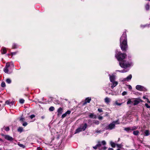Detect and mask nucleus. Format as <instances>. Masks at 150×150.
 <instances>
[{
	"instance_id": "nucleus-1",
	"label": "nucleus",
	"mask_w": 150,
	"mask_h": 150,
	"mask_svg": "<svg viewBox=\"0 0 150 150\" xmlns=\"http://www.w3.org/2000/svg\"><path fill=\"white\" fill-rule=\"evenodd\" d=\"M120 46L122 51H126L127 48L126 34L125 32L120 38Z\"/></svg>"
},
{
	"instance_id": "nucleus-2",
	"label": "nucleus",
	"mask_w": 150,
	"mask_h": 150,
	"mask_svg": "<svg viewBox=\"0 0 150 150\" xmlns=\"http://www.w3.org/2000/svg\"><path fill=\"white\" fill-rule=\"evenodd\" d=\"M115 56L118 60L120 62L124 60L126 57L127 55L125 54L122 53L121 52H119L117 54H116Z\"/></svg>"
},
{
	"instance_id": "nucleus-3",
	"label": "nucleus",
	"mask_w": 150,
	"mask_h": 150,
	"mask_svg": "<svg viewBox=\"0 0 150 150\" xmlns=\"http://www.w3.org/2000/svg\"><path fill=\"white\" fill-rule=\"evenodd\" d=\"M106 144V142L104 141H102L101 142H98L97 144V146H98V149L100 150H105L107 148L105 146Z\"/></svg>"
},
{
	"instance_id": "nucleus-4",
	"label": "nucleus",
	"mask_w": 150,
	"mask_h": 150,
	"mask_svg": "<svg viewBox=\"0 0 150 150\" xmlns=\"http://www.w3.org/2000/svg\"><path fill=\"white\" fill-rule=\"evenodd\" d=\"M119 64L121 67L124 68L128 67L130 66V64L124 60L119 62Z\"/></svg>"
},
{
	"instance_id": "nucleus-5",
	"label": "nucleus",
	"mask_w": 150,
	"mask_h": 150,
	"mask_svg": "<svg viewBox=\"0 0 150 150\" xmlns=\"http://www.w3.org/2000/svg\"><path fill=\"white\" fill-rule=\"evenodd\" d=\"M136 88L139 91H146V89L144 88L143 86L139 85H137L136 86Z\"/></svg>"
},
{
	"instance_id": "nucleus-6",
	"label": "nucleus",
	"mask_w": 150,
	"mask_h": 150,
	"mask_svg": "<svg viewBox=\"0 0 150 150\" xmlns=\"http://www.w3.org/2000/svg\"><path fill=\"white\" fill-rule=\"evenodd\" d=\"M117 121L113 122L112 123L109 124L108 126L107 129H111L114 128L115 127V124H117Z\"/></svg>"
},
{
	"instance_id": "nucleus-7",
	"label": "nucleus",
	"mask_w": 150,
	"mask_h": 150,
	"mask_svg": "<svg viewBox=\"0 0 150 150\" xmlns=\"http://www.w3.org/2000/svg\"><path fill=\"white\" fill-rule=\"evenodd\" d=\"M2 135L4 136V137L5 139L7 140H8L12 141L13 140V138L12 137H10L9 135H4V134H2Z\"/></svg>"
},
{
	"instance_id": "nucleus-8",
	"label": "nucleus",
	"mask_w": 150,
	"mask_h": 150,
	"mask_svg": "<svg viewBox=\"0 0 150 150\" xmlns=\"http://www.w3.org/2000/svg\"><path fill=\"white\" fill-rule=\"evenodd\" d=\"M137 128V127L135 126H134L132 127H126L124 129L125 130L127 131H129V130H133L136 129Z\"/></svg>"
},
{
	"instance_id": "nucleus-9",
	"label": "nucleus",
	"mask_w": 150,
	"mask_h": 150,
	"mask_svg": "<svg viewBox=\"0 0 150 150\" xmlns=\"http://www.w3.org/2000/svg\"><path fill=\"white\" fill-rule=\"evenodd\" d=\"M91 100V99L90 98L88 97L86 98L85 102L83 103V105H85L87 103H89Z\"/></svg>"
},
{
	"instance_id": "nucleus-10",
	"label": "nucleus",
	"mask_w": 150,
	"mask_h": 150,
	"mask_svg": "<svg viewBox=\"0 0 150 150\" xmlns=\"http://www.w3.org/2000/svg\"><path fill=\"white\" fill-rule=\"evenodd\" d=\"M132 78V75L131 74L129 75L128 76H127L126 78H125L123 79V81H128L131 79Z\"/></svg>"
},
{
	"instance_id": "nucleus-11",
	"label": "nucleus",
	"mask_w": 150,
	"mask_h": 150,
	"mask_svg": "<svg viewBox=\"0 0 150 150\" xmlns=\"http://www.w3.org/2000/svg\"><path fill=\"white\" fill-rule=\"evenodd\" d=\"M87 125L86 123H85L83 125L80 126L81 127V129L83 131H84L87 128Z\"/></svg>"
},
{
	"instance_id": "nucleus-12",
	"label": "nucleus",
	"mask_w": 150,
	"mask_h": 150,
	"mask_svg": "<svg viewBox=\"0 0 150 150\" xmlns=\"http://www.w3.org/2000/svg\"><path fill=\"white\" fill-rule=\"evenodd\" d=\"M58 115H59L62 114L63 112V109L61 108H59L57 110Z\"/></svg>"
},
{
	"instance_id": "nucleus-13",
	"label": "nucleus",
	"mask_w": 150,
	"mask_h": 150,
	"mask_svg": "<svg viewBox=\"0 0 150 150\" xmlns=\"http://www.w3.org/2000/svg\"><path fill=\"white\" fill-rule=\"evenodd\" d=\"M110 76V81L111 82L114 81V80L115 79V76H110V75H109Z\"/></svg>"
},
{
	"instance_id": "nucleus-14",
	"label": "nucleus",
	"mask_w": 150,
	"mask_h": 150,
	"mask_svg": "<svg viewBox=\"0 0 150 150\" xmlns=\"http://www.w3.org/2000/svg\"><path fill=\"white\" fill-rule=\"evenodd\" d=\"M11 66H13V63L12 62L7 63L5 67L8 68L9 67H10Z\"/></svg>"
},
{
	"instance_id": "nucleus-15",
	"label": "nucleus",
	"mask_w": 150,
	"mask_h": 150,
	"mask_svg": "<svg viewBox=\"0 0 150 150\" xmlns=\"http://www.w3.org/2000/svg\"><path fill=\"white\" fill-rule=\"evenodd\" d=\"M112 85L111 86V87L113 88L114 87L116 86L118 84V82L117 81H113L112 82Z\"/></svg>"
},
{
	"instance_id": "nucleus-16",
	"label": "nucleus",
	"mask_w": 150,
	"mask_h": 150,
	"mask_svg": "<svg viewBox=\"0 0 150 150\" xmlns=\"http://www.w3.org/2000/svg\"><path fill=\"white\" fill-rule=\"evenodd\" d=\"M133 104L134 105H136L138 104L140 102V101L139 100H133Z\"/></svg>"
},
{
	"instance_id": "nucleus-17",
	"label": "nucleus",
	"mask_w": 150,
	"mask_h": 150,
	"mask_svg": "<svg viewBox=\"0 0 150 150\" xmlns=\"http://www.w3.org/2000/svg\"><path fill=\"white\" fill-rule=\"evenodd\" d=\"M82 131L83 130L81 129V127H80L76 130L75 133H78Z\"/></svg>"
},
{
	"instance_id": "nucleus-18",
	"label": "nucleus",
	"mask_w": 150,
	"mask_h": 150,
	"mask_svg": "<svg viewBox=\"0 0 150 150\" xmlns=\"http://www.w3.org/2000/svg\"><path fill=\"white\" fill-rule=\"evenodd\" d=\"M110 144L112 147L114 148L116 146V144H115L114 142L112 141H110Z\"/></svg>"
},
{
	"instance_id": "nucleus-19",
	"label": "nucleus",
	"mask_w": 150,
	"mask_h": 150,
	"mask_svg": "<svg viewBox=\"0 0 150 150\" xmlns=\"http://www.w3.org/2000/svg\"><path fill=\"white\" fill-rule=\"evenodd\" d=\"M105 101L106 103H108L110 102V99L108 97H106L105 98Z\"/></svg>"
},
{
	"instance_id": "nucleus-20",
	"label": "nucleus",
	"mask_w": 150,
	"mask_h": 150,
	"mask_svg": "<svg viewBox=\"0 0 150 150\" xmlns=\"http://www.w3.org/2000/svg\"><path fill=\"white\" fill-rule=\"evenodd\" d=\"M89 117L91 118H96V116L93 113H91L89 115Z\"/></svg>"
},
{
	"instance_id": "nucleus-21",
	"label": "nucleus",
	"mask_w": 150,
	"mask_h": 150,
	"mask_svg": "<svg viewBox=\"0 0 150 150\" xmlns=\"http://www.w3.org/2000/svg\"><path fill=\"white\" fill-rule=\"evenodd\" d=\"M6 52V49L5 48H4L1 51V53L2 54H5Z\"/></svg>"
},
{
	"instance_id": "nucleus-22",
	"label": "nucleus",
	"mask_w": 150,
	"mask_h": 150,
	"mask_svg": "<svg viewBox=\"0 0 150 150\" xmlns=\"http://www.w3.org/2000/svg\"><path fill=\"white\" fill-rule=\"evenodd\" d=\"M144 134H145V136H147L149 135V131L148 130H146L144 132Z\"/></svg>"
},
{
	"instance_id": "nucleus-23",
	"label": "nucleus",
	"mask_w": 150,
	"mask_h": 150,
	"mask_svg": "<svg viewBox=\"0 0 150 150\" xmlns=\"http://www.w3.org/2000/svg\"><path fill=\"white\" fill-rule=\"evenodd\" d=\"M133 100H132V99H129L128 100V101L127 102V104H130L131 103H133Z\"/></svg>"
},
{
	"instance_id": "nucleus-24",
	"label": "nucleus",
	"mask_w": 150,
	"mask_h": 150,
	"mask_svg": "<svg viewBox=\"0 0 150 150\" xmlns=\"http://www.w3.org/2000/svg\"><path fill=\"white\" fill-rule=\"evenodd\" d=\"M117 146L119 148H121L123 146V145L122 144H116Z\"/></svg>"
},
{
	"instance_id": "nucleus-25",
	"label": "nucleus",
	"mask_w": 150,
	"mask_h": 150,
	"mask_svg": "<svg viewBox=\"0 0 150 150\" xmlns=\"http://www.w3.org/2000/svg\"><path fill=\"white\" fill-rule=\"evenodd\" d=\"M4 72L6 73H8V68L5 67L4 69Z\"/></svg>"
},
{
	"instance_id": "nucleus-26",
	"label": "nucleus",
	"mask_w": 150,
	"mask_h": 150,
	"mask_svg": "<svg viewBox=\"0 0 150 150\" xmlns=\"http://www.w3.org/2000/svg\"><path fill=\"white\" fill-rule=\"evenodd\" d=\"M18 130L19 132H21L23 131V128L22 127H20L18 128Z\"/></svg>"
},
{
	"instance_id": "nucleus-27",
	"label": "nucleus",
	"mask_w": 150,
	"mask_h": 150,
	"mask_svg": "<svg viewBox=\"0 0 150 150\" xmlns=\"http://www.w3.org/2000/svg\"><path fill=\"white\" fill-rule=\"evenodd\" d=\"M133 134L135 135H137L139 133V132L138 131H134L133 132Z\"/></svg>"
},
{
	"instance_id": "nucleus-28",
	"label": "nucleus",
	"mask_w": 150,
	"mask_h": 150,
	"mask_svg": "<svg viewBox=\"0 0 150 150\" xmlns=\"http://www.w3.org/2000/svg\"><path fill=\"white\" fill-rule=\"evenodd\" d=\"M150 6L149 4H147L145 6V8L146 10H149V9Z\"/></svg>"
},
{
	"instance_id": "nucleus-29",
	"label": "nucleus",
	"mask_w": 150,
	"mask_h": 150,
	"mask_svg": "<svg viewBox=\"0 0 150 150\" xmlns=\"http://www.w3.org/2000/svg\"><path fill=\"white\" fill-rule=\"evenodd\" d=\"M54 108L53 106L50 107L49 109V110L50 111H54Z\"/></svg>"
},
{
	"instance_id": "nucleus-30",
	"label": "nucleus",
	"mask_w": 150,
	"mask_h": 150,
	"mask_svg": "<svg viewBox=\"0 0 150 150\" xmlns=\"http://www.w3.org/2000/svg\"><path fill=\"white\" fill-rule=\"evenodd\" d=\"M122 103H118V101L117 100L115 102V105H118L120 106V105H121L122 104Z\"/></svg>"
},
{
	"instance_id": "nucleus-31",
	"label": "nucleus",
	"mask_w": 150,
	"mask_h": 150,
	"mask_svg": "<svg viewBox=\"0 0 150 150\" xmlns=\"http://www.w3.org/2000/svg\"><path fill=\"white\" fill-rule=\"evenodd\" d=\"M6 82L8 83H10L11 82V81L10 79H7L6 80Z\"/></svg>"
},
{
	"instance_id": "nucleus-32",
	"label": "nucleus",
	"mask_w": 150,
	"mask_h": 150,
	"mask_svg": "<svg viewBox=\"0 0 150 150\" xmlns=\"http://www.w3.org/2000/svg\"><path fill=\"white\" fill-rule=\"evenodd\" d=\"M18 145L20 147H22L23 148H25V146H24L23 145V144H19V143H18Z\"/></svg>"
},
{
	"instance_id": "nucleus-33",
	"label": "nucleus",
	"mask_w": 150,
	"mask_h": 150,
	"mask_svg": "<svg viewBox=\"0 0 150 150\" xmlns=\"http://www.w3.org/2000/svg\"><path fill=\"white\" fill-rule=\"evenodd\" d=\"M20 103H24V100L23 99H21L20 100Z\"/></svg>"
},
{
	"instance_id": "nucleus-34",
	"label": "nucleus",
	"mask_w": 150,
	"mask_h": 150,
	"mask_svg": "<svg viewBox=\"0 0 150 150\" xmlns=\"http://www.w3.org/2000/svg\"><path fill=\"white\" fill-rule=\"evenodd\" d=\"M6 86L5 83L4 82H3L1 84V86L2 87H4Z\"/></svg>"
},
{
	"instance_id": "nucleus-35",
	"label": "nucleus",
	"mask_w": 150,
	"mask_h": 150,
	"mask_svg": "<svg viewBox=\"0 0 150 150\" xmlns=\"http://www.w3.org/2000/svg\"><path fill=\"white\" fill-rule=\"evenodd\" d=\"M6 131H8L9 130V128L8 127H4V129Z\"/></svg>"
},
{
	"instance_id": "nucleus-36",
	"label": "nucleus",
	"mask_w": 150,
	"mask_h": 150,
	"mask_svg": "<svg viewBox=\"0 0 150 150\" xmlns=\"http://www.w3.org/2000/svg\"><path fill=\"white\" fill-rule=\"evenodd\" d=\"M16 47H17L16 45L15 44H13V46H12V48H13V49H15V48H16Z\"/></svg>"
},
{
	"instance_id": "nucleus-37",
	"label": "nucleus",
	"mask_w": 150,
	"mask_h": 150,
	"mask_svg": "<svg viewBox=\"0 0 150 150\" xmlns=\"http://www.w3.org/2000/svg\"><path fill=\"white\" fill-rule=\"evenodd\" d=\"M67 115V114H66V113H64V114H63L62 116V118H64Z\"/></svg>"
},
{
	"instance_id": "nucleus-38",
	"label": "nucleus",
	"mask_w": 150,
	"mask_h": 150,
	"mask_svg": "<svg viewBox=\"0 0 150 150\" xmlns=\"http://www.w3.org/2000/svg\"><path fill=\"white\" fill-rule=\"evenodd\" d=\"M28 123L26 122H25L23 123L22 125L23 126L25 127L27 125Z\"/></svg>"
},
{
	"instance_id": "nucleus-39",
	"label": "nucleus",
	"mask_w": 150,
	"mask_h": 150,
	"mask_svg": "<svg viewBox=\"0 0 150 150\" xmlns=\"http://www.w3.org/2000/svg\"><path fill=\"white\" fill-rule=\"evenodd\" d=\"M118 71H119L121 73H124V72H125L127 71L125 70H121V71L118 70Z\"/></svg>"
},
{
	"instance_id": "nucleus-40",
	"label": "nucleus",
	"mask_w": 150,
	"mask_h": 150,
	"mask_svg": "<svg viewBox=\"0 0 150 150\" xmlns=\"http://www.w3.org/2000/svg\"><path fill=\"white\" fill-rule=\"evenodd\" d=\"M71 112L70 110H68L65 113H66V114L67 115V114L69 115L70 114Z\"/></svg>"
},
{
	"instance_id": "nucleus-41",
	"label": "nucleus",
	"mask_w": 150,
	"mask_h": 150,
	"mask_svg": "<svg viewBox=\"0 0 150 150\" xmlns=\"http://www.w3.org/2000/svg\"><path fill=\"white\" fill-rule=\"evenodd\" d=\"M127 94V92L126 91H124L122 93V96H124L126 95Z\"/></svg>"
},
{
	"instance_id": "nucleus-42",
	"label": "nucleus",
	"mask_w": 150,
	"mask_h": 150,
	"mask_svg": "<svg viewBox=\"0 0 150 150\" xmlns=\"http://www.w3.org/2000/svg\"><path fill=\"white\" fill-rule=\"evenodd\" d=\"M35 115H32L30 116V117L31 119H33L35 117Z\"/></svg>"
},
{
	"instance_id": "nucleus-43",
	"label": "nucleus",
	"mask_w": 150,
	"mask_h": 150,
	"mask_svg": "<svg viewBox=\"0 0 150 150\" xmlns=\"http://www.w3.org/2000/svg\"><path fill=\"white\" fill-rule=\"evenodd\" d=\"M6 103L7 105H10V102L8 100H7L6 101Z\"/></svg>"
},
{
	"instance_id": "nucleus-44",
	"label": "nucleus",
	"mask_w": 150,
	"mask_h": 150,
	"mask_svg": "<svg viewBox=\"0 0 150 150\" xmlns=\"http://www.w3.org/2000/svg\"><path fill=\"white\" fill-rule=\"evenodd\" d=\"M102 132V131L101 130H96V133H101Z\"/></svg>"
},
{
	"instance_id": "nucleus-45",
	"label": "nucleus",
	"mask_w": 150,
	"mask_h": 150,
	"mask_svg": "<svg viewBox=\"0 0 150 150\" xmlns=\"http://www.w3.org/2000/svg\"><path fill=\"white\" fill-rule=\"evenodd\" d=\"M145 106L147 108H149L150 106H149L148 104L147 103L145 104Z\"/></svg>"
},
{
	"instance_id": "nucleus-46",
	"label": "nucleus",
	"mask_w": 150,
	"mask_h": 150,
	"mask_svg": "<svg viewBox=\"0 0 150 150\" xmlns=\"http://www.w3.org/2000/svg\"><path fill=\"white\" fill-rule=\"evenodd\" d=\"M94 123L96 125H98L99 124V122L98 121H95Z\"/></svg>"
},
{
	"instance_id": "nucleus-47",
	"label": "nucleus",
	"mask_w": 150,
	"mask_h": 150,
	"mask_svg": "<svg viewBox=\"0 0 150 150\" xmlns=\"http://www.w3.org/2000/svg\"><path fill=\"white\" fill-rule=\"evenodd\" d=\"M25 119L23 118H21L20 119V120L22 122H23Z\"/></svg>"
},
{
	"instance_id": "nucleus-48",
	"label": "nucleus",
	"mask_w": 150,
	"mask_h": 150,
	"mask_svg": "<svg viewBox=\"0 0 150 150\" xmlns=\"http://www.w3.org/2000/svg\"><path fill=\"white\" fill-rule=\"evenodd\" d=\"M98 147V146H97V144L96 145V146L93 147V148L95 149H96Z\"/></svg>"
},
{
	"instance_id": "nucleus-49",
	"label": "nucleus",
	"mask_w": 150,
	"mask_h": 150,
	"mask_svg": "<svg viewBox=\"0 0 150 150\" xmlns=\"http://www.w3.org/2000/svg\"><path fill=\"white\" fill-rule=\"evenodd\" d=\"M98 111L100 112H103V110H102V109H100V108H98Z\"/></svg>"
},
{
	"instance_id": "nucleus-50",
	"label": "nucleus",
	"mask_w": 150,
	"mask_h": 150,
	"mask_svg": "<svg viewBox=\"0 0 150 150\" xmlns=\"http://www.w3.org/2000/svg\"><path fill=\"white\" fill-rule=\"evenodd\" d=\"M14 102L13 101L10 102V105H13L14 104Z\"/></svg>"
},
{
	"instance_id": "nucleus-51",
	"label": "nucleus",
	"mask_w": 150,
	"mask_h": 150,
	"mask_svg": "<svg viewBox=\"0 0 150 150\" xmlns=\"http://www.w3.org/2000/svg\"><path fill=\"white\" fill-rule=\"evenodd\" d=\"M98 118L99 120H102L103 119V117L101 116H99L98 117Z\"/></svg>"
},
{
	"instance_id": "nucleus-52",
	"label": "nucleus",
	"mask_w": 150,
	"mask_h": 150,
	"mask_svg": "<svg viewBox=\"0 0 150 150\" xmlns=\"http://www.w3.org/2000/svg\"><path fill=\"white\" fill-rule=\"evenodd\" d=\"M37 150H42V149L40 147H38L37 148Z\"/></svg>"
},
{
	"instance_id": "nucleus-53",
	"label": "nucleus",
	"mask_w": 150,
	"mask_h": 150,
	"mask_svg": "<svg viewBox=\"0 0 150 150\" xmlns=\"http://www.w3.org/2000/svg\"><path fill=\"white\" fill-rule=\"evenodd\" d=\"M128 88L130 90H131L132 89V87L130 85H129Z\"/></svg>"
},
{
	"instance_id": "nucleus-54",
	"label": "nucleus",
	"mask_w": 150,
	"mask_h": 150,
	"mask_svg": "<svg viewBox=\"0 0 150 150\" xmlns=\"http://www.w3.org/2000/svg\"><path fill=\"white\" fill-rule=\"evenodd\" d=\"M108 150H114L112 148H109L108 149Z\"/></svg>"
},
{
	"instance_id": "nucleus-55",
	"label": "nucleus",
	"mask_w": 150,
	"mask_h": 150,
	"mask_svg": "<svg viewBox=\"0 0 150 150\" xmlns=\"http://www.w3.org/2000/svg\"><path fill=\"white\" fill-rule=\"evenodd\" d=\"M143 98L144 99H146L147 100H148V98H146L145 96H143Z\"/></svg>"
},
{
	"instance_id": "nucleus-56",
	"label": "nucleus",
	"mask_w": 150,
	"mask_h": 150,
	"mask_svg": "<svg viewBox=\"0 0 150 150\" xmlns=\"http://www.w3.org/2000/svg\"><path fill=\"white\" fill-rule=\"evenodd\" d=\"M106 93H107V94H110V93H109L108 92V91H106Z\"/></svg>"
},
{
	"instance_id": "nucleus-57",
	"label": "nucleus",
	"mask_w": 150,
	"mask_h": 150,
	"mask_svg": "<svg viewBox=\"0 0 150 150\" xmlns=\"http://www.w3.org/2000/svg\"><path fill=\"white\" fill-rule=\"evenodd\" d=\"M12 55H13V54H15V52H13V53H12Z\"/></svg>"
},
{
	"instance_id": "nucleus-58",
	"label": "nucleus",
	"mask_w": 150,
	"mask_h": 150,
	"mask_svg": "<svg viewBox=\"0 0 150 150\" xmlns=\"http://www.w3.org/2000/svg\"><path fill=\"white\" fill-rule=\"evenodd\" d=\"M147 102H148V103H150V101H149V100H147Z\"/></svg>"
},
{
	"instance_id": "nucleus-59",
	"label": "nucleus",
	"mask_w": 150,
	"mask_h": 150,
	"mask_svg": "<svg viewBox=\"0 0 150 150\" xmlns=\"http://www.w3.org/2000/svg\"><path fill=\"white\" fill-rule=\"evenodd\" d=\"M117 150H120V149H117Z\"/></svg>"
},
{
	"instance_id": "nucleus-60",
	"label": "nucleus",
	"mask_w": 150,
	"mask_h": 150,
	"mask_svg": "<svg viewBox=\"0 0 150 150\" xmlns=\"http://www.w3.org/2000/svg\"><path fill=\"white\" fill-rule=\"evenodd\" d=\"M111 94L112 95H113V94H112V93H111Z\"/></svg>"
},
{
	"instance_id": "nucleus-61",
	"label": "nucleus",
	"mask_w": 150,
	"mask_h": 150,
	"mask_svg": "<svg viewBox=\"0 0 150 150\" xmlns=\"http://www.w3.org/2000/svg\"><path fill=\"white\" fill-rule=\"evenodd\" d=\"M149 108H150V107Z\"/></svg>"
}]
</instances>
